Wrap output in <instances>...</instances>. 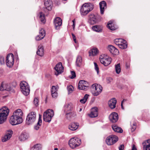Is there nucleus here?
<instances>
[{
  "label": "nucleus",
  "mask_w": 150,
  "mask_h": 150,
  "mask_svg": "<svg viewBox=\"0 0 150 150\" xmlns=\"http://www.w3.org/2000/svg\"><path fill=\"white\" fill-rule=\"evenodd\" d=\"M23 112L21 109H18L16 110L9 119V121L10 124L14 125L21 123L23 120Z\"/></svg>",
  "instance_id": "obj_1"
},
{
  "label": "nucleus",
  "mask_w": 150,
  "mask_h": 150,
  "mask_svg": "<svg viewBox=\"0 0 150 150\" xmlns=\"http://www.w3.org/2000/svg\"><path fill=\"white\" fill-rule=\"evenodd\" d=\"M93 8V5L90 3H86L81 6L80 11L81 15L85 16L87 15Z\"/></svg>",
  "instance_id": "obj_2"
},
{
  "label": "nucleus",
  "mask_w": 150,
  "mask_h": 150,
  "mask_svg": "<svg viewBox=\"0 0 150 150\" xmlns=\"http://www.w3.org/2000/svg\"><path fill=\"white\" fill-rule=\"evenodd\" d=\"M9 112L8 108L6 107H4L0 109V124L6 121Z\"/></svg>",
  "instance_id": "obj_3"
},
{
  "label": "nucleus",
  "mask_w": 150,
  "mask_h": 150,
  "mask_svg": "<svg viewBox=\"0 0 150 150\" xmlns=\"http://www.w3.org/2000/svg\"><path fill=\"white\" fill-rule=\"evenodd\" d=\"M20 87L21 91L23 95L27 96L29 94L30 87L27 83L24 81H22L20 84Z\"/></svg>",
  "instance_id": "obj_4"
},
{
  "label": "nucleus",
  "mask_w": 150,
  "mask_h": 150,
  "mask_svg": "<svg viewBox=\"0 0 150 150\" xmlns=\"http://www.w3.org/2000/svg\"><path fill=\"white\" fill-rule=\"evenodd\" d=\"M54 115L52 110L48 109L44 112L43 115L44 120L46 122H50Z\"/></svg>",
  "instance_id": "obj_5"
},
{
  "label": "nucleus",
  "mask_w": 150,
  "mask_h": 150,
  "mask_svg": "<svg viewBox=\"0 0 150 150\" xmlns=\"http://www.w3.org/2000/svg\"><path fill=\"white\" fill-rule=\"evenodd\" d=\"M36 119V113L34 112H32L28 115L26 120V123L28 125H31L35 122Z\"/></svg>",
  "instance_id": "obj_6"
},
{
  "label": "nucleus",
  "mask_w": 150,
  "mask_h": 150,
  "mask_svg": "<svg viewBox=\"0 0 150 150\" xmlns=\"http://www.w3.org/2000/svg\"><path fill=\"white\" fill-rule=\"evenodd\" d=\"M99 59L101 63L105 66H107L109 65L112 60L111 57L105 54L101 55Z\"/></svg>",
  "instance_id": "obj_7"
},
{
  "label": "nucleus",
  "mask_w": 150,
  "mask_h": 150,
  "mask_svg": "<svg viewBox=\"0 0 150 150\" xmlns=\"http://www.w3.org/2000/svg\"><path fill=\"white\" fill-rule=\"evenodd\" d=\"M81 142V140L80 139L74 137L70 140L69 144L71 148L74 149L79 146Z\"/></svg>",
  "instance_id": "obj_8"
},
{
  "label": "nucleus",
  "mask_w": 150,
  "mask_h": 150,
  "mask_svg": "<svg viewBox=\"0 0 150 150\" xmlns=\"http://www.w3.org/2000/svg\"><path fill=\"white\" fill-rule=\"evenodd\" d=\"M92 93L94 96L98 95L102 91L103 88L99 84L95 83L92 85Z\"/></svg>",
  "instance_id": "obj_9"
},
{
  "label": "nucleus",
  "mask_w": 150,
  "mask_h": 150,
  "mask_svg": "<svg viewBox=\"0 0 150 150\" xmlns=\"http://www.w3.org/2000/svg\"><path fill=\"white\" fill-rule=\"evenodd\" d=\"M118 137L116 136L110 135L107 137L106 142L108 145H112L115 143L118 140Z\"/></svg>",
  "instance_id": "obj_10"
},
{
  "label": "nucleus",
  "mask_w": 150,
  "mask_h": 150,
  "mask_svg": "<svg viewBox=\"0 0 150 150\" xmlns=\"http://www.w3.org/2000/svg\"><path fill=\"white\" fill-rule=\"evenodd\" d=\"M6 62L7 67H11L13 66L14 63V57L12 54H8L6 57Z\"/></svg>",
  "instance_id": "obj_11"
},
{
  "label": "nucleus",
  "mask_w": 150,
  "mask_h": 150,
  "mask_svg": "<svg viewBox=\"0 0 150 150\" xmlns=\"http://www.w3.org/2000/svg\"><path fill=\"white\" fill-rule=\"evenodd\" d=\"M89 86L88 83L84 80H81L79 81L78 88L79 89L86 90L88 88Z\"/></svg>",
  "instance_id": "obj_12"
},
{
  "label": "nucleus",
  "mask_w": 150,
  "mask_h": 150,
  "mask_svg": "<svg viewBox=\"0 0 150 150\" xmlns=\"http://www.w3.org/2000/svg\"><path fill=\"white\" fill-rule=\"evenodd\" d=\"M54 68L56 71L55 74L56 76H58L63 71L64 68L61 62H59L57 64Z\"/></svg>",
  "instance_id": "obj_13"
},
{
  "label": "nucleus",
  "mask_w": 150,
  "mask_h": 150,
  "mask_svg": "<svg viewBox=\"0 0 150 150\" xmlns=\"http://www.w3.org/2000/svg\"><path fill=\"white\" fill-rule=\"evenodd\" d=\"M54 23L55 28L57 30H58L62 24V20L60 17H57L54 19Z\"/></svg>",
  "instance_id": "obj_14"
},
{
  "label": "nucleus",
  "mask_w": 150,
  "mask_h": 150,
  "mask_svg": "<svg viewBox=\"0 0 150 150\" xmlns=\"http://www.w3.org/2000/svg\"><path fill=\"white\" fill-rule=\"evenodd\" d=\"M30 137L29 133L25 132H22L19 137L20 141H24L28 139Z\"/></svg>",
  "instance_id": "obj_15"
},
{
  "label": "nucleus",
  "mask_w": 150,
  "mask_h": 150,
  "mask_svg": "<svg viewBox=\"0 0 150 150\" xmlns=\"http://www.w3.org/2000/svg\"><path fill=\"white\" fill-rule=\"evenodd\" d=\"M109 118L110 121L112 122H115L118 120V115L117 113L113 112L110 115Z\"/></svg>",
  "instance_id": "obj_16"
},
{
  "label": "nucleus",
  "mask_w": 150,
  "mask_h": 150,
  "mask_svg": "<svg viewBox=\"0 0 150 150\" xmlns=\"http://www.w3.org/2000/svg\"><path fill=\"white\" fill-rule=\"evenodd\" d=\"M5 135L2 138V141L3 142H6L11 137L13 132L11 130H9L8 131Z\"/></svg>",
  "instance_id": "obj_17"
},
{
  "label": "nucleus",
  "mask_w": 150,
  "mask_h": 150,
  "mask_svg": "<svg viewBox=\"0 0 150 150\" xmlns=\"http://www.w3.org/2000/svg\"><path fill=\"white\" fill-rule=\"evenodd\" d=\"M108 49L110 52L114 55H117L118 54L119 51L118 50L112 45L109 46Z\"/></svg>",
  "instance_id": "obj_18"
},
{
  "label": "nucleus",
  "mask_w": 150,
  "mask_h": 150,
  "mask_svg": "<svg viewBox=\"0 0 150 150\" xmlns=\"http://www.w3.org/2000/svg\"><path fill=\"white\" fill-rule=\"evenodd\" d=\"M44 5L45 8L48 11L52 9V2L51 0H45Z\"/></svg>",
  "instance_id": "obj_19"
},
{
  "label": "nucleus",
  "mask_w": 150,
  "mask_h": 150,
  "mask_svg": "<svg viewBox=\"0 0 150 150\" xmlns=\"http://www.w3.org/2000/svg\"><path fill=\"white\" fill-rule=\"evenodd\" d=\"M98 115V109L95 107L92 108L91 112L89 115L91 117L93 118L97 117Z\"/></svg>",
  "instance_id": "obj_20"
},
{
  "label": "nucleus",
  "mask_w": 150,
  "mask_h": 150,
  "mask_svg": "<svg viewBox=\"0 0 150 150\" xmlns=\"http://www.w3.org/2000/svg\"><path fill=\"white\" fill-rule=\"evenodd\" d=\"M64 108L65 112L69 111H72V109L73 108V105L71 103L66 104L64 105Z\"/></svg>",
  "instance_id": "obj_21"
},
{
  "label": "nucleus",
  "mask_w": 150,
  "mask_h": 150,
  "mask_svg": "<svg viewBox=\"0 0 150 150\" xmlns=\"http://www.w3.org/2000/svg\"><path fill=\"white\" fill-rule=\"evenodd\" d=\"M58 88L57 86H52L51 89L52 96L53 98H55L57 96V91Z\"/></svg>",
  "instance_id": "obj_22"
},
{
  "label": "nucleus",
  "mask_w": 150,
  "mask_h": 150,
  "mask_svg": "<svg viewBox=\"0 0 150 150\" xmlns=\"http://www.w3.org/2000/svg\"><path fill=\"white\" fill-rule=\"evenodd\" d=\"M79 126V125L78 123L73 122L69 125L68 128L71 130L74 131L77 129Z\"/></svg>",
  "instance_id": "obj_23"
},
{
  "label": "nucleus",
  "mask_w": 150,
  "mask_h": 150,
  "mask_svg": "<svg viewBox=\"0 0 150 150\" xmlns=\"http://www.w3.org/2000/svg\"><path fill=\"white\" fill-rule=\"evenodd\" d=\"M97 21L96 16L93 14H91L89 16L88 20L89 23L93 25L95 24Z\"/></svg>",
  "instance_id": "obj_24"
},
{
  "label": "nucleus",
  "mask_w": 150,
  "mask_h": 150,
  "mask_svg": "<svg viewBox=\"0 0 150 150\" xmlns=\"http://www.w3.org/2000/svg\"><path fill=\"white\" fill-rule=\"evenodd\" d=\"M117 100L115 98L110 99L108 102V105L112 109L116 107Z\"/></svg>",
  "instance_id": "obj_25"
},
{
  "label": "nucleus",
  "mask_w": 150,
  "mask_h": 150,
  "mask_svg": "<svg viewBox=\"0 0 150 150\" xmlns=\"http://www.w3.org/2000/svg\"><path fill=\"white\" fill-rule=\"evenodd\" d=\"M100 13L101 14H103L104 10L106 8V4L105 1H102L99 3Z\"/></svg>",
  "instance_id": "obj_26"
},
{
  "label": "nucleus",
  "mask_w": 150,
  "mask_h": 150,
  "mask_svg": "<svg viewBox=\"0 0 150 150\" xmlns=\"http://www.w3.org/2000/svg\"><path fill=\"white\" fill-rule=\"evenodd\" d=\"M44 49L42 45H40L38 47V49L37 52V54L40 56H42L44 55Z\"/></svg>",
  "instance_id": "obj_27"
},
{
  "label": "nucleus",
  "mask_w": 150,
  "mask_h": 150,
  "mask_svg": "<svg viewBox=\"0 0 150 150\" xmlns=\"http://www.w3.org/2000/svg\"><path fill=\"white\" fill-rule=\"evenodd\" d=\"M66 113V116L67 119H69L71 117L76 116V113L75 112L72 111H69L65 112Z\"/></svg>",
  "instance_id": "obj_28"
},
{
  "label": "nucleus",
  "mask_w": 150,
  "mask_h": 150,
  "mask_svg": "<svg viewBox=\"0 0 150 150\" xmlns=\"http://www.w3.org/2000/svg\"><path fill=\"white\" fill-rule=\"evenodd\" d=\"M143 150H150V139L147 140L143 144Z\"/></svg>",
  "instance_id": "obj_29"
},
{
  "label": "nucleus",
  "mask_w": 150,
  "mask_h": 150,
  "mask_svg": "<svg viewBox=\"0 0 150 150\" xmlns=\"http://www.w3.org/2000/svg\"><path fill=\"white\" fill-rule=\"evenodd\" d=\"M42 122L41 119V116L39 115L38 120L37 124L34 126V129L36 130H38L41 125Z\"/></svg>",
  "instance_id": "obj_30"
},
{
  "label": "nucleus",
  "mask_w": 150,
  "mask_h": 150,
  "mask_svg": "<svg viewBox=\"0 0 150 150\" xmlns=\"http://www.w3.org/2000/svg\"><path fill=\"white\" fill-rule=\"evenodd\" d=\"M92 29L94 31L97 32H101L102 30V27L100 25H95L92 26Z\"/></svg>",
  "instance_id": "obj_31"
},
{
  "label": "nucleus",
  "mask_w": 150,
  "mask_h": 150,
  "mask_svg": "<svg viewBox=\"0 0 150 150\" xmlns=\"http://www.w3.org/2000/svg\"><path fill=\"white\" fill-rule=\"evenodd\" d=\"M113 23V21H110L107 25V27L111 30H115L117 29V28L114 26Z\"/></svg>",
  "instance_id": "obj_32"
},
{
  "label": "nucleus",
  "mask_w": 150,
  "mask_h": 150,
  "mask_svg": "<svg viewBox=\"0 0 150 150\" xmlns=\"http://www.w3.org/2000/svg\"><path fill=\"white\" fill-rule=\"evenodd\" d=\"M98 53V50L97 48L92 49L89 51V54L90 56L96 55Z\"/></svg>",
  "instance_id": "obj_33"
},
{
  "label": "nucleus",
  "mask_w": 150,
  "mask_h": 150,
  "mask_svg": "<svg viewBox=\"0 0 150 150\" xmlns=\"http://www.w3.org/2000/svg\"><path fill=\"white\" fill-rule=\"evenodd\" d=\"M39 19L43 23H44L45 22V15L42 12H40L39 15Z\"/></svg>",
  "instance_id": "obj_34"
},
{
  "label": "nucleus",
  "mask_w": 150,
  "mask_h": 150,
  "mask_svg": "<svg viewBox=\"0 0 150 150\" xmlns=\"http://www.w3.org/2000/svg\"><path fill=\"white\" fill-rule=\"evenodd\" d=\"M82 62L81 57L80 56H78L76 61V66L78 67H80L82 64Z\"/></svg>",
  "instance_id": "obj_35"
},
{
  "label": "nucleus",
  "mask_w": 150,
  "mask_h": 150,
  "mask_svg": "<svg viewBox=\"0 0 150 150\" xmlns=\"http://www.w3.org/2000/svg\"><path fill=\"white\" fill-rule=\"evenodd\" d=\"M112 128L113 130L117 132L122 133L123 132L122 129L120 127L116 125H113L112 126Z\"/></svg>",
  "instance_id": "obj_36"
},
{
  "label": "nucleus",
  "mask_w": 150,
  "mask_h": 150,
  "mask_svg": "<svg viewBox=\"0 0 150 150\" xmlns=\"http://www.w3.org/2000/svg\"><path fill=\"white\" fill-rule=\"evenodd\" d=\"M119 47L121 49H125L127 47V44L126 43V42L124 40V41L122 42L120 45H118Z\"/></svg>",
  "instance_id": "obj_37"
},
{
  "label": "nucleus",
  "mask_w": 150,
  "mask_h": 150,
  "mask_svg": "<svg viewBox=\"0 0 150 150\" xmlns=\"http://www.w3.org/2000/svg\"><path fill=\"white\" fill-rule=\"evenodd\" d=\"M41 145L40 144H37L34 145L31 148V150H41Z\"/></svg>",
  "instance_id": "obj_38"
},
{
  "label": "nucleus",
  "mask_w": 150,
  "mask_h": 150,
  "mask_svg": "<svg viewBox=\"0 0 150 150\" xmlns=\"http://www.w3.org/2000/svg\"><path fill=\"white\" fill-rule=\"evenodd\" d=\"M124 41V40L122 38H117L114 40L115 43L117 45H119L122 42Z\"/></svg>",
  "instance_id": "obj_39"
},
{
  "label": "nucleus",
  "mask_w": 150,
  "mask_h": 150,
  "mask_svg": "<svg viewBox=\"0 0 150 150\" xmlns=\"http://www.w3.org/2000/svg\"><path fill=\"white\" fill-rule=\"evenodd\" d=\"M89 95L88 94H86L84 97L82 99L80 100V102L82 103H84L86 101L87 99L88 98Z\"/></svg>",
  "instance_id": "obj_40"
},
{
  "label": "nucleus",
  "mask_w": 150,
  "mask_h": 150,
  "mask_svg": "<svg viewBox=\"0 0 150 150\" xmlns=\"http://www.w3.org/2000/svg\"><path fill=\"white\" fill-rule=\"evenodd\" d=\"M39 35L42 36L41 38H43L45 35V32L43 29L42 28L40 30Z\"/></svg>",
  "instance_id": "obj_41"
},
{
  "label": "nucleus",
  "mask_w": 150,
  "mask_h": 150,
  "mask_svg": "<svg viewBox=\"0 0 150 150\" xmlns=\"http://www.w3.org/2000/svg\"><path fill=\"white\" fill-rule=\"evenodd\" d=\"M115 70L117 74H119L121 71V69L120 64L115 65Z\"/></svg>",
  "instance_id": "obj_42"
},
{
  "label": "nucleus",
  "mask_w": 150,
  "mask_h": 150,
  "mask_svg": "<svg viewBox=\"0 0 150 150\" xmlns=\"http://www.w3.org/2000/svg\"><path fill=\"white\" fill-rule=\"evenodd\" d=\"M94 68L98 74L99 73V68L97 64L95 62H94Z\"/></svg>",
  "instance_id": "obj_43"
},
{
  "label": "nucleus",
  "mask_w": 150,
  "mask_h": 150,
  "mask_svg": "<svg viewBox=\"0 0 150 150\" xmlns=\"http://www.w3.org/2000/svg\"><path fill=\"white\" fill-rule=\"evenodd\" d=\"M67 90L69 93H71L73 91L74 88L71 85H70L67 87Z\"/></svg>",
  "instance_id": "obj_44"
},
{
  "label": "nucleus",
  "mask_w": 150,
  "mask_h": 150,
  "mask_svg": "<svg viewBox=\"0 0 150 150\" xmlns=\"http://www.w3.org/2000/svg\"><path fill=\"white\" fill-rule=\"evenodd\" d=\"M35 105L37 106L38 105V99L37 98H35L33 100Z\"/></svg>",
  "instance_id": "obj_45"
},
{
  "label": "nucleus",
  "mask_w": 150,
  "mask_h": 150,
  "mask_svg": "<svg viewBox=\"0 0 150 150\" xmlns=\"http://www.w3.org/2000/svg\"><path fill=\"white\" fill-rule=\"evenodd\" d=\"M5 84L3 83H1L0 86V90L1 91L5 90Z\"/></svg>",
  "instance_id": "obj_46"
},
{
  "label": "nucleus",
  "mask_w": 150,
  "mask_h": 150,
  "mask_svg": "<svg viewBox=\"0 0 150 150\" xmlns=\"http://www.w3.org/2000/svg\"><path fill=\"white\" fill-rule=\"evenodd\" d=\"M0 63L1 64H4L5 63L4 58L2 56H0Z\"/></svg>",
  "instance_id": "obj_47"
},
{
  "label": "nucleus",
  "mask_w": 150,
  "mask_h": 150,
  "mask_svg": "<svg viewBox=\"0 0 150 150\" xmlns=\"http://www.w3.org/2000/svg\"><path fill=\"white\" fill-rule=\"evenodd\" d=\"M5 84V90L7 91H10L11 90V87L8 84Z\"/></svg>",
  "instance_id": "obj_48"
},
{
  "label": "nucleus",
  "mask_w": 150,
  "mask_h": 150,
  "mask_svg": "<svg viewBox=\"0 0 150 150\" xmlns=\"http://www.w3.org/2000/svg\"><path fill=\"white\" fill-rule=\"evenodd\" d=\"M71 76H70V78L71 79H74L76 77V74L74 71H71Z\"/></svg>",
  "instance_id": "obj_49"
},
{
  "label": "nucleus",
  "mask_w": 150,
  "mask_h": 150,
  "mask_svg": "<svg viewBox=\"0 0 150 150\" xmlns=\"http://www.w3.org/2000/svg\"><path fill=\"white\" fill-rule=\"evenodd\" d=\"M131 127L133 126L134 127H136V123L134 120H132L131 122Z\"/></svg>",
  "instance_id": "obj_50"
},
{
  "label": "nucleus",
  "mask_w": 150,
  "mask_h": 150,
  "mask_svg": "<svg viewBox=\"0 0 150 150\" xmlns=\"http://www.w3.org/2000/svg\"><path fill=\"white\" fill-rule=\"evenodd\" d=\"M42 38V36H40V35H37L35 39L36 40L38 41V40H40L43 39V38Z\"/></svg>",
  "instance_id": "obj_51"
},
{
  "label": "nucleus",
  "mask_w": 150,
  "mask_h": 150,
  "mask_svg": "<svg viewBox=\"0 0 150 150\" xmlns=\"http://www.w3.org/2000/svg\"><path fill=\"white\" fill-rule=\"evenodd\" d=\"M136 127H134L133 126H132L131 127V131L132 132L134 131L136 129Z\"/></svg>",
  "instance_id": "obj_52"
},
{
  "label": "nucleus",
  "mask_w": 150,
  "mask_h": 150,
  "mask_svg": "<svg viewBox=\"0 0 150 150\" xmlns=\"http://www.w3.org/2000/svg\"><path fill=\"white\" fill-rule=\"evenodd\" d=\"M124 148V146L123 145H120L119 147V150H123Z\"/></svg>",
  "instance_id": "obj_53"
},
{
  "label": "nucleus",
  "mask_w": 150,
  "mask_h": 150,
  "mask_svg": "<svg viewBox=\"0 0 150 150\" xmlns=\"http://www.w3.org/2000/svg\"><path fill=\"white\" fill-rule=\"evenodd\" d=\"M132 150H137L134 145H133Z\"/></svg>",
  "instance_id": "obj_54"
},
{
  "label": "nucleus",
  "mask_w": 150,
  "mask_h": 150,
  "mask_svg": "<svg viewBox=\"0 0 150 150\" xmlns=\"http://www.w3.org/2000/svg\"><path fill=\"white\" fill-rule=\"evenodd\" d=\"M72 38H73V39H76V37L74 34H73V33H72Z\"/></svg>",
  "instance_id": "obj_55"
},
{
  "label": "nucleus",
  "mask_w": 150,
  "mask_h": 150,
  "mask_svg": "<svg viewBox=\"0 0 150 150\" xmlns=\"http://www.w3.org/2000/svg\"><path fill=\"white\" fill-rule=\"evenodd\" d=\"M74 20L72 21V22H73V28H74L75 26V23H74Z\"/></svg>",
  "instance_id": "obj_56"
},
{
  "label": "nucleus",
  "mask_w": 150,
  "mask_h": 150,
  "mask_svg": "<svg viewBox=\"0 0 150 150\" xmlns=\"http://www.w3.org/2000/svg\"><path fill=\"white\" fill-rule=\"evenodd\" d=\"M121 108H122V109H123V110L124 109V108H123V106L122 102H121Z\"/></svg>",
  "instance_id": "obj_57"
},
{
  "label": "nucleus",
  "mask_w": 150,
  "mask_h": 150,
  "mask_svg": "<svg viewBox=\"0 0 150 150\" xmlns=\"http://www.w3.org/2000/svg\"><path fill=\"white\" fill-rule=\"evenodd\" d=\"M73 40L74 41V42L75 43H77V42L76 41V38L75 39H73Z\"/></svg>",
  "instance_id": "obj_58"
},
{
  "label": "nucleus",
  "mask_w": 150,
  "mask_h": 150,
  "mask_svg": "<svg viewBox=\"0 0 150 150\" xmlns=\"http://www.w3.org/2000/svg\"><path fill=\"white\" fill-rule=\"evenodd\" d=\"M126 100L125 99H124L122 101V103L126 101Z\"/></svg>",
  "instance_id": "obj_59"
},
{
  "label": "nucleus",
  "mask_w": 150,
  "mask_h": 150,
  "mask_svg": "<svg viewBox=\"0 0 150 150\" xmlns=\"http://www.w3.org/2000/svg\"><path fill=\"white\" fill-rule=\"evenodd\" d=\"M54 150H57L58 149L57 148H54Z\"/></svg>",
  "instance_id": "obj_60"
},
{
  "label": "nucleus",
  "mask_w": 150,
  "mask_h": 150,
  "mask_svg": "<svg viewBox=\"0 0 150 150\" xmlns=\"http://www.w3.org/2000/svg\"><path fill=\"white\" fill-rule=\"evenodd\" d=\"M81 110H82V109H81V108H80V110H79V111H81Z\"/></svg>",
  "instance_id": "obj_61"
},
{
  "label": "nucleus",
  "mask_w": 150,
  "mask_h": 150,
  "mask_svg": "<svg viewBox=\"0 0 150 150\" xmlns=\"http://www.w3.org/2000/svg\"><path fill=\"white\" fill-rule=\"evenodd\" d=\"M127 68H128V67L127 66Z\"/></svg>",
  "instance_id": "obj_62"
}]
</instances>
